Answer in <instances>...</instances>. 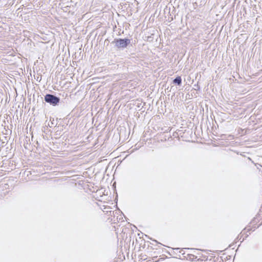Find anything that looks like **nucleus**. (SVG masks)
<instances>
[{
	"label": "nucleus",
	"instance_id": "f257e3e1",
	"mask_svg": "<svg viewBox=\"0 0 262 262\" xmlns=\"http://www.w3.org/2000/svg\"><path fill=\"white\" fill-rule=\"evenodd\" d=\"M131 40L129 38H115L111 43L114 45L115 48L118 50H123L130 44Z\"/></svg>",
	"mask_w": 262,
	"mask_h": 262
},
{
	"label": "nucleus",
	"instance_id": "20e7f679",
	"mask_svg": "<svg viewBox=\"0 0 262 262\" xmlns=\"http://www.w3.org/2000/svg\"><path fill=\"white\" fill-rule=\"evenodd\" d=\"M150 38H151V37H148V40H149V41L150 40H151Z\"/></svg>",
	"mask_w": 262,
	"mask_h": 262
},
{
	"label": "nucleus",
	"instance_id": "39448f33",
	"mask_svg": "<svg viewBox=\"0 0 262 262\" xmlns=\"http://www.w3.org/2000/svg\"><path fill=\"white\" fill-rule=\"evenodd\" d=\"M150 38H151V37H148V40H149V41L150 40H151Z\"/></svg>",
	"mask_w": 262,
	"mask_h": 262
},
{
	"label": "nucleus",
	"instance_id": "f03ea898",
	"mask_svg": "<svg viewBox=\"0 0 262 262\" xmlns=\"http://www.w3.org/2000/svg\"><path fill=\"white\" fill-rule=\"evenodd\" d=\"M60 100L59 97L52 94H48L45 96V101L53 106H56Z\"/></svg>",
	"mask_w": 262,
	"mask_h": 262
},
{
	"label": "nucleus",
	"instance_id": "7ed1b4c3",
	"mask_svg": "<svg viewBox=\"0 0 262 262\" xmlns=\"http://www.w3.org/2000/svg\"><path fill=\"white\" fill-rule=\"evenodd\" d=\"M173 83L174 84H177L178 85H180L182 84V78L180 76H178L176 78H174L173 80Z\"/></svg>",
	"mask_w": 262,
	"mask_h": 262
}]
</instances>
